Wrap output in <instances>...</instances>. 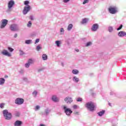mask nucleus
Here are the masks:
<instances>
[{"mask_svg": "<svg viewBox=\"0 0 126 126\" xmlns=\"http://www.w3.org/2000/svg\"><path fill=\"white\" fill-rule=\"evenodd\" d=\"M95 103L91 101L86 104V107L91 112H93L95 109Z\"/></svg>", "mask_w": 126, "mask_h": 126, "instance_id": "f257e3e1", "label": "nucleus"}, {"mask_svg": "<svg viewBox=\"0 0 126 126\" xmlns=\"http://www.w3.org/2000/svg\"><path fill=\"white\" fill-rule=\"evenodd\" d=\"M108 11L111 14H116L119 12V8L116 6H110L108 8Z\"/></svg>", "mask_w": 126, "mask_h": 126, "instance_id": "f03ea898", "label": "nucleus"}, {"mask_svg": "<svg viewBox=\"0 0 126 126\" xmlns=\"http://www.w3.org/2000/svg\"><path fill=\"white\" fill-rule=\"evenodd\" d=\"M9 28L11 31H12L13 32H17L20 30L18 25L15 24L10 25Z\"/></svg>", "mask_w": 126, "mask_h": 126, "instance_id": "7ed1b4c3", "label": "nucleus"}, {"mask_svg": "<svg viewBox=\"0 0 126 126\" xmlns=\"http://www.w3.org/2000/svg\"><path fill=\"white\" fill-rule=\"evenodd\" d=\"M62 107L66 116H69L71 115V114H72V111L71 110V109H70V108H67V106L65 105H63Z\"/></svg>", "mask_w": 126, "mask_h": 126, "instance_id": "20e7f679", "label": "nucleus"}, {"mask_svg": "<svg viewBox=\"0 0 126 126\" xmlns=\"http://www.w3.org/2000/svg\"><path fill=\"white\" fill-rule=\"evenodd\" d=\"M3 115L5 120H10V119H11V113L8 112L7 110H4L3 111Z\"/></svg>", "mask_w": 126, "mask_h": 126, "instance_id": "39448f33", "label": "nucleus"}, {"mask_svg": "<svg viewBox=\"0 0 126 126\" xmlns=\"http://www.w3.org/2000/svg\"><path fill=\"white\" fill-rule=\"evenodd\" d=\"M1 23L0 24V28L1 29H3V28H4L5 26H6V25H7L8 24V20L4 19L1 21Z\"/></svg>", "mask_w": 126, "mask_h": 126, "instance_id": "423d86ee", "label": "nucleus"}, {"mask_svg": "<svg viewBox=\"0 0 126 126\" xmlns=\"http://www.w3.org/2000/svg\"><path fill=\"white\" fill-rule=\"evenodd\" d=\"M14 1L13 0H10L8 3V10H7V12H9L11 11V8L13 7V5H14Z\"/></svg>", "mask_w": 126, "mask_h": 126, "instance_id": "0eeeda50", "label": "nucleus"}, {"mask_svg": "<svg viewBox=\"0 0 126 126\" xmlns=\"http://www.w3.org/2000/svg\"><path fill=\"white\" fill-rule=\"evenodd\" d=\"M30 10H31V6L29 5H27L24 7V10H23V13L25 15V14H27Z\"/></svg>", "mask_w": 126, "mask_h": 126, "instance_id": "6e6552de", "label": "nucleus"}, {"mask_svg": "<svg viewBox=\"0 0 126 126\" xmlns=\"http://www.w3.org/2000/svg\"><path fill=\"white\" fill-rule=\"evenodd\" d=\"M16 105H22L24 103V99L21 98H17L15 100Z\"/></svg>", "mask_w": 126, "mask_h": 126, "instance_id": "1a4fd4ad", "label": "nucleus"}, {"mask_svg": "<svg viewBox=\"0 0 126 126\" xmlns=\"http://www.w3.org/2000/svg\"><path fill=\"white\" fill-rule=\"evenodd\" d=\"M99 29V25L98 24H94L92 28H91V31L96 32Z\"/></svg>", "mask_w": 126, "mask_h": 126, "instance_id": "9d476101", "label": "nucleus"}, {"mask_svg": "<svg viewBox=\"0 0 126 126\" xmlns=\"http://www.w3.org/2000/svg\"><path fill=\"white\" fill-rule=\"evenodd\" d=\"M1 54L3 55V56H6V57H11V54L9 53V52H7L6 50H3L1 52Z\"/></svg>", "mask_w": 126, "mask_h": 126, "instance_id": "9b49d317", "label": "nucleus"}, {"mask_svg": "<svg viewBox=\"0 0 126 126\" xmlns=\"http://www.w3.org/2000/svg\"><path fill=\"white\" fill-rule=\"evenodd\" d=\"M64 101L67 104H68V103L70 104V103L72 102V98L71 97H66L64 98Z\"/></svg>", "mask_w": 126, "mask_h": 126, "instance_id": "f8f14e48", "label": "nucleus"}, {"mask_svg": "<svg viewBox=\"0 0 126 126\" xmlns=\"http://www.w3.org/2000/svg\"><path fill=\"white\" fill-rule=\"evenodd\" d=\"M118 36H119V37L126 36V32L124 31H121L118 33Z\"/></svg>", "mask_w": 126, "mask_h": 126, "instance_id": "ddd939ff", "label": "nucleus"}, {"mask_svg": "<svg viewBox=\"0 0 126 126\" xmlns=\"http://www.w3.org/2000/svg\"><path fill=\"white\" fill-rule=\"evenodd\" d=\"M52 100L53 101V102H59V98L57 97V95H53L52 97Z\"/></svg>", "mask_w": 126, "mask_h": 126, "instance_id": "4468645a", "label": "nucleus"}, {"mask_svg": "<svg viewBox=\"0 0 126 126\" xmlns=\"http://www.w3.org/2000/svg\"><path fill=\"white\" fill-rule=\"evenodd\" d=\"M21 125H22V122L19 120L15 121L14 123L15 126H21Z\"/></svg>", "mask_w": 126, "mask_h": 126, "instance_id": "2eb2a0df", "label": "nucleus"}, {"mask_svg": "<svg viewBox=\"0 0 126 126\" xmlns=\"http://www.w3.org/2000/svg\"><path fill=\"white\" fill-rule=\"evenodd\" d=\"M55 44L57 45L58 48H60V47H61V44H62V42L60 40H57L55 41Z\"/></svg>", "mask_w": 126, "mask_h": 126, "instance_id": "dca6fc26", "label": "nucleus"}, {"mask_svg": "<svg viewBox=\"0 0 126 126\" xmlns=\"http://www.w3.org/2000/svg\"><path fill=\"white\" fill-rule=\"evenodd\" d=\"M72 27H73V25L72 24H69L67 28V30L68 31H70V30L72 29Z\"/></svg>", "mask_w": 126, "mask_h": 126, "instance_id": "f3484780", "label": "nucleus"}, {"mask_svg": "<svg viewBox=\"0 0 126 126\" xmlns=\"http://www.w3.org/2000/svg\"><path fill=\"white\" fill-rule=\"evenodd\" d=\"M72 73H73V74H78V73H79V71L78 70L74 69L72 70Z\"/></svg>", "mask_w": 126, "mask_h": 126, "instance_id": "a211bd4d", "label": "nucleus"}, {"mask_svg": "<svg viewBox=\"0 0 126 126\" xmlns=\"http://www.w3.org/2000/svg\"><path fill=\"white\" fill-rule=\"evenodd\" d=\"M5 81V80H4L3 78H0V85H3V84H4Z\"/></svg>", "mask_w": 126, "mask_h": 126, "instance_id": "6ab92c4d", "label": "nucleus"}, {"mask_svg": "<svg viewBox=\"0 0 126 126\" xmlns=\"http://www.w3.org/2000/svg\"><path fill=\"white\" fill-rule=\"evenodd\" d=\"M42 59L43 61H47L48 60V56H47L46 54H43Z\"/></svg>", "mask_w": 126, "mask_h": 126, "instance_id": "aec40b11", "label": "nucleus"}, {"mask_svg": "<svg viewBox=\"0 0 126 126\" xmlns=\"http://www.w3.org/2000/svg\"><path fill=\"white\" fill-rule=\"evenodd\" d=\"M104 114H105V110H102L101 111L97 113V115H98L99 117H102Z\"/></svg>", "mask_w": 126, "mask_h": 126, "instance_id": "412c9836", "label": "nucleus"}, {"mask_svg": "<svg viewBox=\"0 0 126 126\" xmlns=\"http://www.w3.org/2000/svg\"><path fill=\"white\" fill-rule=\"evenodd\" d=\"M25 44H27V45H30V44H32V40L31 39L26 40L25 41Z\"/></svg>", "mask_w": 126, "mask_h": 126, "instance_id": "4be33fe9", "label": "nucleus"}, {"mask_svg": "<svg viewBox=\"0 0 126 126\" xmlns=\"http://www.w3.org/2000/svg\"><path fill=\"white\" fill-rule=\"evenodd\" d=\"M73 81H74V82H76V83H77V82L79 81V79L77 78L76 76H74L73 78Z\"/></svg>", "mask_w": 126, "mask_h": 126, "instance_id": "5701e85b", "label": "nucleus"}, {"mask_svg": "<svg viewBox=\"0 0 126 126\" xmlns=\"http://www.w3.org/2000/svg\"><path fill=\"white\" fill-rule=\"evenodd\" d=\"M87 21H88V19L85 18L82 20L81 22L82 24H85V23H87Z\"/></svg>", "mask_w": 126, "mask_h": 126, "instance_id": "b1692460", "label": "nucleus"}, {"mask_svg": "<svg viewBox=\"0 0 126 126\" xmlns=\"http://www.w3.org/2000/svg\"><path fill=\"white\" fill-rule=\"evenodd\" d=\"M113 31H114V28H113V27L110 26L108 27L109 32H110V33H112V32H113Z\"/></svg>", "mask_w": 126, "mask_h": 126, "instance_id": "393cba45", "label": "nucleus"}, {"mask_svg": "<svg viewBox=\"0 0 126 126\" xmlns=\"http://www.w3.org/2000/svg\"><path fill=\"white\" fill-rule=\"evenodd\" d=\"M51 112V110L49 109L48 108H47L45 110V113L46 115H49L50 114V112Z\"/></svg>", "mask_w": 126, "mask_h": 126, "instance_id": "a878e982", "label": "nucleus"}, {"mask_svg": "<svg viewBox=\"0 0 126 126\" xmlns=\"http://www.w3.org/2000/svg\"><path fill=\"white\" fill-rule=\"evenodd\" d=\"M60 32H61V35H63L64 33V30L63 29V28H61L60 29Z\"/></svg>", "mask_w": 126, "mask_h": 126, "instance_id": "bb28decb", "label": "nucleus"}, {"mask_svg": "<svg viewBox=\"0 0 126 126\" xmlns=\"http://www.w3.org/2000/svg\"><path fill=\"white\" fill-rule=\"evenodd\" d=\"M28 63L30 64H32V63H34V61L32 59H29L28 61Z\"/></svg>", "mask_w": 126, "mask_h": 126, "instance_id": "cd10ccee", "label": "nucleus"}, {"mask_svg": "<svg viewBox=\"0 0 126 126\" xmlns=\"http://www.w3.org/2000/svg\"><path fill=\"white\" fill-rule=\"evenodd\" d=\"M37 94H38V92H37V91H34L32 93V95H33V97H36Z\"/></svg>", "mask_w": 126, "mask_h": 126, "instance_id": "c85d7f7f", "label": "nucleus"}, {"mask_svg": "<svg viewBox=\"0 0 126 126\" xmlns=\"http://www.w3.org/2000/svg\"><path fill=\"white\" fill-rule=\"evenodd\" d=\"M91 45H92V42L91 41L88 42L86 43V47H89L91 46Z\"/></svg>", "mask_w": 126, "mask_h": 126, "instance_id": "c756f323", "label": "nucleus"}, {"mask_svg": "<svg viewBox=\"0 0 126 126\" xmlns=\"http://www.w3.org/2000/svg\"><path fill=\"white\" fill-rule=\"evenodd\" d=\"M20 56L25 55V52H23L22 50H19Z\"/></svg>", "mask_w": 126, "mask_h": 126, "instance_id": "7c9ffc66", "label": "nucleus"}, {"mask_svg": "<svg viewBox=\"0 0 126 126\" xmlns=\"http://www.w3.org/2000/svg\"><path fill=\"white\" fill-rule=\"evenodd\" d=\"M41 49H42V47H41L40 45H38L37 46H36V50L37 51H39L40 50H41Z\"/></svg>", "mask_w": 126, "mask_h": 126, "instance_id": "2f4dec72", "label": "nucleus"}, {"mask_svg": "<svg viewBox=\"0 0 126 126\" xmlns=\"http://www.w3.org/2000/svg\"><path fill=\"white\" fill-rule=\"evenodd\" d=\"M31 26H32V23L30 21L27 24V27L30 28Z\"/></svg>", "mask_w": 126, "mask_h": 126, "instance_id": "473e14b6", "label": "nucleus"}, {"mask_svg": "<svg viewBox=\"0 0 126 126\" xmlns=\"http://www.w3.org/2000/svg\"><path fill=\"white\" fill-rule=\"evenodd\" d=\"M25 67H27V68H28V67H29L30 66V64L29 63H26L25 64Z\"/></svg>", "mask_w": 126, "mask_h": 126, "instance_id": "72a5a7b5", "label": "nucleus"}, {"mask_svg": "<svg viewBox=\"0 0 126 126\" xmlns=\"http://www.w3.org/2000/svg\"><path fill=\"white\" fill-rule=\"evenodd\" d=\"M24 4L26 5V6H27V5H28V4H29V1L28 0L25 1Z\"/></svg>", "mask_w": 126, "mask_h": 126, "instance_id": "f704fd0d", "label": "nucleus"}, {"mask_svg": "<svg viewBox=\"0 0 126 126\" xmlns=\"http://www.w3.org/2000/svg\"><path fill=\"white\" fill-rule=\"evenodd\" d=\"M8 50L9 51V52H11L14 50V49H13L12 48L10 47H8Z\"/></svg>", "mask_w": 126, "mask_h": 126, "instance_id": "c9c22d12", "label": "nucleus"}, {"mask_svg": "<svg viewBox=\"0 0 126 126\" xmlns=\"http://www.w3.org/2000/svg\"><path fill=\"white\" fill-rule=\"evenodd\" d=\"M15 116H16V117H19V116H20V112H16V113H15Z\"/></svg>", "mask_w": 126, "mask_h": 126, "instance_id": "e433bc0d", "label": "nucleus"}, {"mask_svg": "<svg viewBox=\"0 0 126 126\" xmlns=\"http://www.w3.org/2000/svg\"><path fill=\"white\" fill-rule=\"evenodd\" d=\"M82 101V98L78 97L77 99V102H81Z\"/></svg>", "mask_w": 126, "mask_h": 126, "instance_id": "4c0bfd02", "label": "nucleus"}, {"mask_svg": "<svg viewBox=\"0 0 126 126\" xmlns=\"http://www.w3.org/2000/svg\"><path fill=\"white\" fill-rule=\"evenodd\" d=\"M89 0H84L83 2V4H86V3H88Z\"/></svg>", "mask_w": 126, "mask_h": 126, "instance_id": "58836bf2", "label": "nucleus"}, {"mask_svg": "<svg viewBox=\"0 0 126 126\" xmlns=\"http://www.w3.org/2000/svg\"><path fill=\"white\" fill-rule=\"evenodd\" d=\"M123 28V25H121L120 26L117 28V31H119V30H121Z\"/></svg>", "mask_w": 126, "mask_h": 126, "instance_id": "ea45409f", "label": "nucleus"}, {"mask_svg": "<svg viewBox=\"0 0 126 126\" xmlns=\"http://www.w3.org/2000/svg\"><path fill=\"white\" fill-rule=\"evenodd\" d=\"M39 41H40V39L37 38V39L35 40V44H37V43H39Z\"/></svg>", "mask_w": 126, "mask_h": 126, "instance_id": "a19ab883", "label": "nucleus"}, {"mask_svg": "<svg viewBox=\"0 0 126 126\" xmlns=\"http://www.w3.org/2000/svg\"><path fill=\"white\" fill-rule=\"evenodd\" d=\"M4 106V103H1L0 104V107L1 108V109H2V108H3Z\"/></svg>", "mask_w": 126, "mask_h": 126, "instance_id": "79ce46f5", "label": "nucleus"}, {"mask_svg": "<svg viewBox=\"0 0 126 126\" xmlns=\"http://www.w3.org/2000/svg\"><path fill=\"white\" fill-rule=\"evenodd\" d=\"M69 0H63V1L65 3H66L67 2H68V1H69Z\"/></svg>", "mask_w": 126, "mask_h": 126, "instance_id": "37998d69", "label": "nucleus"}, {"mask_svg": "<svg viewBox=\"0 0 126 126\" xmlns=\"http://www.w3.org/2000/svg\"><path fill=\"white\" fill-rule=\"evenodd\" d=\"M19 72L21 74H23V73L24 72V71L23 70H21L19 71Z\"/></svg>", "mask_w": 126, "mask_h": 126, "instance_id": "c03bdc74", "label": "nucleus"}, {"mask_svg": "<svg viewBox=\"0 0 126 126\" xmlns=\"http://www.w3.org/2000/svg\"><path fill=\"white\" fill-rule=\"evenodd\" d=\"M30 18L31 20H34V18H33V16H32V15L30 16Z\"/></svg>", "mask_w": 126, "mask_h": 126, "instance_id": "a18cd8bd", "label": "nucleus"}, {"mask_svg": "<svg viewBox=\"0 0 126 126\" xmlns=\"http://www.w3.org/2000/svg\"><path fill=\"white\" fill-rule=\"evenodd\" d=\"M39 109H40V106H39V105L36 106L35 107V110H39Z\"/></svg>", "mask_w": 126, "mask_h": 126, "instance_id": "49530a36", "label": "nucleus"}, {"mask_svg": "<svg viewBox=\"0 0 126 126\" xmlns=\"http://www.w3.org/2000/svg\"><path fill=\"white\" fill-rule=\"evenodd\" d=\"M43 69H44L43 68H40V69H39L38 70V72H40V71H42V70H43Z\"/></svg>", "mask_w": 126, "mask_h": 126, "instance_id": "de8ad7c7", "label": "nucleus"}, {"mask_svg": "<svg viewBox=\"0 0 126 126\" xmlns=\"http://www.w3.org/2000/svg\"><path fill=\"white\" fill-rule=\"evenodd\" d=\"M23 79L24 80V81H27V78L24 77Z\"/></svg>", "mask_w": 126, "mask_h": 126, "instance_id": "09e8293b", "label": "nucleus"}, {"mask_svg": "<svg viewBox=\"0 0 126 126\" xmlns=\"http://www.w3.org/2000/svg\"><path fill=\"white\" fill-rule=\"evenodd\" d=\"M17 36H18L17 33H15L14 37V38H17Z\"/></svg>", "mask_w": 126, "mask_h": 126, "instance_id": "8fccbe9b", "label": "nucleus"}, {"mask_svg": "<svg viewBox=\"0 0 126 126\" xmlns=\"http://www.w3.org/2000/svg\"><path fill=\"white\" fill-rule=\"evenodd\" d=\"M73 109H76V108H77V105H74L73 106Z\"/></svg>", "mask_w": 126, "mask_h": 126, "instance_id": "3c124183", "label": "nucleus"}, {"mask_svg": "<svg viewBox=\"0 0 126 126\" xmlns=\"http://www.w3.org/2000/svg\"><path fill=\"white\" fill-rule=\"evenodd\" d=\"M61 65L62 66H64V64H63V63H61Z\"/></svg>", "mask_w": 126, "mask_h": 126, "instance_id": "603ef678", "label": "nucleus"}, {"mask_svg": "<svg viewBox=\"0 0 126 126\" xmlns=\"http://www.w3.org/2000/svg\"><path fill=\"white\" fill-rule=\"evenodd\" d=\"M110 95H113L114 94V92H110Z\"/></svg>", "mask_w": 126, "mask_h": 126, "instance_id": "864d4df0", "label": "nucleus"}, {"mask_svg": "<svg viewBox=\"0 0 126 126\" xmlns=\"http://www.w3.org/2000/svg\"><path fill=\"white\" fill-rule=\"evenodd\" d=\"M76 51L77 52V53H78V52H79V50L77 49L76 50Z\"/></svg>", "mask_w": 126, "mask_h": 126, "instance_id": "5fc2aeb1", "label": "nucleus"}, {"mask_svg": "<svg viewBox=\"0 0 126 126\" xmlns=\"http://www.w3.org/2000/svg\"><path fill=\"white\" fill-rule=\"evenodd\" d=\"M39 126H45V125H43V124H41L39 125Z\"/></svg>", "mask_w": 126, "mask_h": 126, "instance_id": "6e6d98bb", "label": "nucleus"}, {"mask_svg": "<svg viewBox=\"0 0 126 126\" xmlns=\"http://www.w3.org/2000/svg\"><path fill=\"white\" fill-rule=\"evenodd\" d=\"M109 105L110 106H111V103H109Z\"/></svg>", "mask_w": 126, "mask_h": 126, "instance_id": "4d7b16f0", "label": "nucleus"}, {"mask_svg": "<svg viewBox=\"0 0 126 126\" xmlns=\"http://www.w3.org/2000/svg\"><path fill=\"white\" fill-rule=\"evenodd\" d=\"M113 126H114V125H113Z\"/></svg>", "mask_w": 126, "mask_h": 126, "instance_id": "13d9d810", "label": "nucleus"}]
</instances>
